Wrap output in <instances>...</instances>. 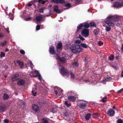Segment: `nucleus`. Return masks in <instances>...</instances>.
Returning a JSON list of instances; mask_svg holds the SVG:
<instances>
[{"label":"nucleus","mask_w":123,"mask_h":123,"mask_svg":"<svg viewBox=\"0 0 123 123\" xmlns=\"http://www.w3.org/2000/svg\"><path fill=\"white\" fill-rule=\"evenodd\" d=\"M114 55H111L109 57V59L110 60H113L114 59Z\"/></svg>","instance_id":"nucleus-34"},{"label":"nucleus","mask_w":123,"mask_h":123,"mask_svg":"<svg viewBox=\"0 0 123 123\" xmlns=\"http://www.w3.org/2000/svg\"><path fill=\"white\" fill-rule=\"evenodd\" d=\"M42 120L43 121V123H48L49 122L48 121L47 119L44 118H42Z\"/></svg>","instance_id":"nucleus-37"},{"label":"nucleus","mask_w":123,"mask_h":123,"mask_svg":"<svg viewBox=\"0 0 123 123\" xmlns=\"http://www.w3.org/2000/svg\"><path fill=\"white\" fill-rule=\"evenodd\" d=\"M79 38L81 40L83 41L85 40V38L80 35H79Z\"/></svg>","instance_id":"nucleus-50"},{"label":"nucleus","mask_w":123,"mask_h":123,"mask_svg":"<svg viewBox=\"0 0 123 123\" xmlns=\"http://www.w3.org/2000/svg\"><path fill=\"white\" fill-rule=\"evenodd\" d=\"M81 34L82 36L85 37H87L89 34V30L88 29H83L81 32Z\"/></svg>","instance_id":"nucleus-3"},{"label":"nucleus","mask_w":123,"mask_h":123,"mask_svg":"<svg viewBox=\"0 0 123 123\" xmlns=\"http://www.w3.org/2000/svg\"><path fill=\"white\" fill-rule=\"evenodd\" d=\"M51 112L53 113H55L56 112V109L55 108H53L52 109Z\"/></svg>","instance_id":"nucleus-44"},{"label":"nucleus","mask_w":123,"mask_h":123,"mask_svg":"<svg viewBox=\"0 0 123 123\" xmlns=\"http://www.w3.org/2000/svg\"><path fill=\"white\" fill-rule=\"evenodd\" d=\"M4 36V35L2 33L0 32V38H2Z\"/></svg>","instance_id":"nucleus-55"},{"label":"nucleus","mask_w":123,"mask_h":123,"mask_svg":"<svg viewBox=\"0 0 123 123\" xmlns=\"http://www.w3.org/2000/svg\"><path fill=\"white\" fill-rule=\"evenodd\" d=\"M30 66L31 68H32L33 66V64L32 62L31 61H30Z\"/></svg>","instance_id":"nucleus-57"},{"label":"nucleus","mask_w":123,"mask_h":123,"mask_svg":"<svg viewBox=\"0 0 123 123\" xmlns=\"http://www.w3.org/2000/svg\"><path fill=\"white\" fill-rule=\"evenodd\" d=\"M8 43V42L5 40L2 42H0V46L3 47L6 46Z\"/></svg>","instance_id":"nucleus-17"},{"label":"nucleus","mask_w":123,"mask_h":123,"mask_svg":"<svg viewBox=\"0 0 123 123\" xmlns=\"http://www.w3.org/2000/svg\"><path fill=\"white\" fill-rule=\"evenodd\" d=\"M6 110V108L3 106H0V111L1 112H4Z\"/></svg>","instance_id":"nucleus-20"},{"label":"nucleus","mask_w":123,"mask_h":123,"mask_svg":"<svg viewBox=\"0 0 123 123\" xmlns=\"http://www.w3.org/2000/svg\"><path fill=\"white\" fill-rule=\"evenodd\" d=\"M87 104V103L86 101H81L78 105L79 108L82 109H85L86 106Z\"/></svg>","instance_id":"nucleus-4"},{"label":"nucleus","mask_w":123,"mask_h":123,"mask_svg":"<svg viewBox=\"0 0 123 123\" xmlns=\"http://www.w3.org/2000/svg\"><path fill=\"white\" fill-rule=\"evenodd\" d=\"M91 116V114L89 113L87 114L85 117V118L86 119L88 120H89Z\"/></svg>","instance_id":"nucleus-24"},{"label":"nucleus","mask_w":123,"mask_h":123,"mask_svg":"<svg viewBox=\"0 0 123 123\" xmlns=\"http://www.w3.org/2000/svg\"><path fill=\"white\" fill-rule=\"evenodd\" d=\"M40 25H37L36 26V30H39L40 29Z\"/></svg>","instance_id":"nucleus-43"},{"label":"nucleus","mask_w":123,"mask_h":123,"mask_svg":"<svg viewBox=\"0 0 123 123\" xmlns=\"http://www.w3.org/2000/svg\"><path fill=\"white\" fill-rule=\"evenodd\" d=\"M16 62L21 69H22L23 68L24 65L23 62L19 60H18Z\"/></svg>","instance_id":"nucleus-14"},{"label":"nucleus","mask_w":123,"mask_h":123,"mask_svg":"<svg viewBox=\"0 0 123 123\" xmlns=\"http://www.w3.org/2000/svg\"><path fill=\"white\" fill-rule=\"evenodd\" d=\"M51 11V10H50V12H49V14L48 15H45V16H46V17H48V16H50L52 14V12Z\"/></svg>","instance_id":"nucleus-46"},{"label":"nucleus","mask_w":123,"mask_h":123,"mask_svg":"<svg viewBox=\"0 0 123 123\" xmlns=\"http://www.w3.org/2000/svg\"><path fill=\"white\" fill-rule=\"evenodd\" d=\"M108 81V77H106L105 79H104L102 82H107Z\"/></svg>","instance_id":"nucleus-51"},{"label":"nucleus","mask_w":123,"mask_h":123,"mask_svg":"<svg viewBox=\"0 0 123 123\" xmlns=\"http://www.w3.org/2000/svg\"><path fill=\"white\" fill-rule=\"evenodd\" d=\"M80 40L79 39L76 40L75 41V43H80Z\"/></svg>","instance_id":"nucleus-49"},{"label":"nucleus","mask_w":123,"mask_h":123,"mask_svg":"<svg viewBox=\"0 0 123 123\" xmlns=\"http://www.w3.org/2000/svg\"><path fill=\"white\" fill-rule=\"evenodd\" d=\"M72 65L74 68L77 67L78 66V64L76 62H75L72 64Z\"/></svg>","instance_id":"nucleus-30"},{"label":"nucleus","mask_w":123,"mask_h":123,"mask_svg":"<svg viewBox=\"0 0 123 123\" xmlns=\"http://www.w3.org/2000/svg\"><path fill=\"white\" fill-rule=\"evenodd\" d=\"M83 27V24L81 23L79 26L77 27V31H79Z\"/></svg>","instance_id":"nucleus-22"},{"label":"nucleus","mask_w":123,"mask_h":123,"mask_svg":"<svg viewBox=\"0 0 123 123\" xmlns=\"http://www.w3.org/2000/svg\"><path fill=\"white\" fill-rule=\"evenodd\" d=\"M31 18V17H28L27 18H25V19L26 20V21H28L30 20V19Z\"/></svg>","instance_id":"nucleus-58"},{"label":"nucleus","mask_w":123,"mask_h":123,"mask_svg":"<svg viewBox=\"0 0 123 123\" xmlns=\"http://www.w3.org/2000/svg\"><path fill=\"white\" fill-rule=\"evenodd\" d=\"M32 108L35 112L39 113L40 112L39 107L37 105L35 104H33L32 105Z\"/></svg>","instance_id":"nucleus-6"},{"label":"nucleus","mask_w":123,"mask_h":123,"mask_svg":"<svg viewBox=\"0 0 123 123\" xmlns=\"http://www.w3.org/2000/svg\"><path fill=\"white\" fill-rule=\"evenodd\" d=\"M107 97H105L103 98L101 100V101L103 103H105L107 101Z\"/></svg>","instance_id":"nucleus-28"},{"label":"nucleus","mask_w":123,"mask_h":123,"mask_svg":"<svg viewBox=\"0 0 123 123\" xmlns=\"http://www.w3.org/2000/svg\"><path fill=\"white\" fill-rule=\"evenodd\" d=\"M80 45L81 46L84 48L86 49L89 47L88 45L84 43H81Z\"/></svg>","instance_id":"nucleus-25"},{"label":"nucleus","mask_w":123,"mask_h":123,"mask_svg":"<svg viewBox=\"0 0 123 123\" xmlns=\"http://www.w3.org/2000/svg\"><path fill=\"white\" fill-rule=\"evenodd\" d=\"M68 99L70 101H74L76 100V98L73 96L69 95L68 97Z\"/></svg>","instance_id":"nucleus-15"},{"label":"nucleus","mask_w":123,"mask_h":123,"mask_svg":"<svg viewBox=\"0 0 123 123\" xmlns=\"http://www.w3.org/2000/svg\"><path fill=\"white\" fill-rule=\"evenodd\" d=\"M60 60L62 62L65 63L66 62V59L65 58L62 57V58H60Z\"/></svg>","instance_id":"nucleus-38"},{"label":"nucleus","mask_w":123,"mask_h":123,"mask_svg":"<svg viewBox=\"0 0 123 123\" xmlns=\"http://www.w3.org/2000/svg\"><path fill=\"white\" fill-rule=\"evenodd\" d=\"M70 74L71 75L70 78L71 79H74V75L72 71H70Z\"/></svg>","instance_id":"nucleus-32"},{"label":"nucleus","mask_w":123,"mask_h":123,"mask_svg":"<svg viewBox=\"0 0 123 123\" xmlns=\"http://www.w3.org/2000/svg\"><path fill=\"white\" fill-rule=\"evenodd\" d=\"M115 113V111L112 109H111L108 111V115L110 117L114 116Z\"/></svg>","instance_id":"nucleus-12"},{"label":"nucleus","mask_w":123,"mask_h":123,"mask_svg":"<svg viewBox=\"0 0 123 123\" xmlns=\"http://www.w3.org/2000/svg\"><path fill=\"white\" fill-rule=\"evenodd\" d=\"M37 76H38V79L39 80H41V79L40 78L41 77V76L40 74L37 75Z\"/></svg>","instance_id":"nucleus-59"},{"label":"nucleus","mask_w":123,"mask_h":123,"mask_svg":"<svg viewBox=\"0 0 123 123\" xmlns=\"http://www.w3.org/2000/svg\"><path fill=\"white\" fill-rule=\"evenodd\" d=\"M113 63L112 62L111 63H109V64L111 66L113 67L114 69L115 70L117 68V67L113 65Z\"/></svg>","instance_id":"nucleus-29"},{"label":"nucleus","mask_w":123,"mask_h":123,"mask_svg":"<svg viewBox=\"0 0 123 123\" xmlns=\"http://www.w3.org/2000/svg\"><path fill=\"white\" fill-rule=\"evenodd\" d=\"M98 44L99 46H100L103 44V42L102 41H99L98 42Z\"/></svg>","instance_id":"nucleus-41"},{"label":"nucleus","mask_w":123,"mask_h":123,"mask_svg":"<svg viewBox=\"0 0 123 123\" xmlns=\"http://www.w3.org/2000/svg\"><path fill=\"white\" fill-rule=\"evenodd\" d=\"M55 7L54 9V11L56 13H61V11L60 9H58V6H55Z\"/></svg>","instance_id":"nucleus-16"},{"label":"nucleus","mask_w":123,"mask_h":123,"mask_svg":"<svg viewBox=\"0 0 123 123\" xmlns=\"http://www.w3.org/2000/svg\"><path fill=\"white\" fill-rule=\"evenodd\" d=\"M20 52L21 54H22L23 55H24L25 54V51L24 50H20Z\"/></svg>","instance_id":"nucleus-47"},{"label":"nucleus","mask_w":123,"mask_h":123,"mask_svg":"<svg viewBox=\"0 0 123 123\" xmlns=\"http://www.w3.org/2000/svg\"><path fill=\"white\" fill-rule=\"evenodd\" d=\"M40 74L36 70H35L34 71H32L30 74V75H32V77H36L37 76Z\"/></svg>","instance_id":"nucleus-9"},{"label":"nucleus","mask_w":123,"mask_h":123,"mask_svg":"<svg viewBox=\"0 0 123 123\" xmlns=\"http://www.w3.org/2000/svg\"><path fill=\"white\" fill-rule=\"evenodd\" d=\"M62 43L61 42H59L57 44L56 48L57 49V51H58V49L60 50H61L62 49Z\"/></svg>","instance_id":"nucleus-13"},{"label":"nucleus","mask_w":123,"mask_h":123,"mask_svg":"<svg viewBox=\"0 0 123 123\" xmlns=\"http://www.w3.org/2000/svg\"><path fill=\"white\" fill-rule=\"evenodd\" d=\"M63 115L64 116H67L68 115V113L67 112H65L63 113Z\"/></svg>","instance_id":"nucleus-54"},{"label":"nucleus","mask_w":123,"mask_h":123,"mask_svg":"<svg viewBox=\"0 0 123 123\" xmlns=\"http://www.w3.org/2000/svg\"><path fill=\"white\" fill-rule=\"evenodd\" d=\"M46 1H43V0L42 2V4H45V3L46 2Z\"/></svg>","instance_id":"nucleus-63"},{"label":"nucleus","mask_w":123,"mask_h":123,"mask_svg":"<svg viewBox=\"0 0 123 123\" xmlns=\"http://www.w3.org/2000/svg\"><path fill=\"white\" fill-rule=\"evenodd\" d=\"M19 76V74H16L13 75L11 77V78L12 81L13 80Z\"/></svg>","instance_id":"nucleus-21"},{"label":"nucleus","mask_w":123,"mask_h":123,"mask_svg":"<svg viewBox=\"0 0 123 123\" xmlns=\"http://www.w3.org/2000/svg\"><path fill=\"white\" fill-rule=\"evenodd\" d=\"M65 104L67 107H70L71 105V104L70 103L68 104L67 101H65Z\"/></svg>","instance_id":"nucleus-39"},{"label":"nucleus","mask_w":123,"mask_h":123,"mask_svg":"<svg viewBox=\"0 0 123 123\" xmlns=\"http://www.w3.org/2000/svg\"><path fill=\"white\" fill-rule=\"evenodd\" d=\"M5 53L3 52H1L0 54V57L1 58H2L3 57H5Z\"/></svg>","instance_id":"nucleus-40"},{"label":"nucleus","mask_w":123,"mask_h":123,"mask_svg":"<svg viewBox=\"0 0 123 123\" xmlns=\"http://www.w3.org/2000/svg\"><path fill=\"white\" fill-rule=\"evenodd\" d=\"M25 83V81L24 80L20 79L17 82V84L19 86H24Z\"/></svg>","instance_id":"nucleus-11"},{"label":"nucleus","mask_w":123,"mask_h":123,"mask_svg":"<svg viewBox=\"0 0 123 123\" xmlns=\"http://www.w3.org/2000/svg\"><path fill=\"white\" fill-rule=\"evenodd\" d=\"M91 27H95L96 26V24L94 23L93 21L91 22L89 24Z\"/></svg>","instance_id":"nucleus-23"},{"label":"nucleus","mask_w":123,"mask_h":123,"mask_svg":"<svg viewBox=\"0 0 123 123\" xmlns=\"http://www.w3.org/2000/svg\"><path fill=\"white\" fill-rule=\"evenodd\" d=\"M4 122L5 123H8L9 121L8 119H5L4 120Z\"/></svg>","instance_id":"nucleus-53"},{"label":"nucleus","mask_w":123,"mask_h":123,"mask_svg":"<svg viewBox=\"0 0 123 123\" xmlns=\"http://www.w3.org/2000/svg\"><path fill=\"white\" fill-rule=\"evenodd\" d=\"M113 5L114 6L116 7H121L123 6V1L121 2V3L117 1L115 2Z\"/></svg>","instance_id":"nucleus-7"},{"label":"nucleus","mask_w":123,"mask_h":123,"mask_svg":"<svg viewBox=\"0 0 123 123\" xmlns=\"http://www.w3.org/2000/svg\"><path fill=\"white\" fill-rule=\"evenodd\" d=\"M82 24H83V27L85 29L88 28L89 27V24L87 23H82Z\"/></svg>","instance_id":"nucleus-18"},{"label":"nucleus","mask_w":123,"mask_h":123,"mask_svg":"<svg viewBox=\"0 0 123 123\" xmlns=\"http://www.w3.org/2000/svg\"><path fill=\"white\" fill-rule=\"evenodd\" d=\"M9 98L8 95L4 93L3 97V99L4 100H6L8 99Z\"/></svg>","instance_id":"nucleus-19"},{"label":"nucleus","mask_w":123,"mask_h":123,"mask_svg":"<svg viewBox=\"0 0 123 123\" xmlns=\"http://www.w3.org/2000/svg\"><path fill=\"white\" fill-rule=\"evenodd\" d=\"M93 32L96 35H97L98 33L99 30L98 29H95L94 30Z\"/></svg>","instance_id":"nucleus-31"},{"label":"nucleus","mask_w":123,"mask_h":123,"mask_svg":"<svg viewBox=\"0 0 123 123\" xmlns=\"http://www.w3.org/2000/svg\"><path fill=\"white\" fill-rule=\"evenodd\" d=\"M59 0H52V2L55 3H58Z\"/></svg>","instance_id":"nucleus-52"},{"label":"nucleus","mask_w":123,"mask_h":123,"mask_svg":"<svg viewBox=\"0 0 123 123\" xmlns=\"http://www.w3.org/2000/svg\"><path fill=\"white\" fill-rule=\"evenodd\" d=\"M49 51L50 53L53 55H55L56 54L55 51V48L53 46H51L49 48Z\"/></svg>","instance_id":"nucleus-10"},{"label":"nucleus","mask_w":123,"mask_h":123,"mask_svg":"<svg viewBox=\"0 0 123 123\" xmlns=\"http://www.w3.org/2000/svg\"><path fill=\"white\" fill-rule=\"evenodd\" d=\"M71 93V94L72 95H73L76 97H77L78 96V95L76 92L74 91H72L70 92Z\"/></svg>","instance_id":"nucleus-27"},{"label":"nucleus","mask_w":123,"mask_h":123,"mask_svg":"<svg viewBox=\"0 0 123 123\" xmlns=\"http://www.w3.org/2000/svg\"><path fill=\"white\" fill-rule=\"evenodd\" d=\"M99 114L98 113H94L92 115V117L93 118H96L99 116Z\"/></svg>","instance_id":"nucleus-26"},{"label":"nucleus","mask_w":123,"mask_h":123,"mask_svg":"<svg viewBox=\"0 0 123 123\" xmlns=\"http://www.w3.org/2000/svg\"><path fill=\"white\" fill-rule=\"evenodd\" d=\"M44 10V8L42 7L39 10V12L40 13H43V10Z\"/></svg>","instance_id":"nucleus-45"},{"label":"nucleus","mask_w":123,"mask_h":123,"mask_svg":"<svg viewBox=\"0 0 123 123\" xmlns=\"http://www.w3.org/2000/svg\"><path fill=\"white\" fill-rule=\"evenodd\" d=\"M71 52L74 53H79L82 52L83 49L80 45L79 44L72 45L70 47Z\"/></svg>","instance_id":"nucleus-2"},{"label":"nucleus","mask_w":123,"mask_h":123,"mask_svg":"<svg viewBox=\"0 0 123 123\" xmlns=\"http://www.w3.org/2000/svg\"><path fill=\"white\" fill-rule=\"evenodd\" d=\"M117 123H123V121L121 118L118 119L117 121Z\"/></svg>","instance_id":"nucleus-35"},{"label":"nucleus","mask_w":123,"mask_h":123,"mask_svg":"<svg viewBox=\"0 0 123 123\" xmlns=\"http://www.w3.org/2000/svg\"><path fill=\"white\" fill-rule=\"evenodd\" d=\"M121 50L122 52L123 53V44H122Z\"/></svg>","instance_id":"nucleus-61"},{"label":"nucleus","mask_w":123,"mask_h":123,"mask_svg":"<svg viewBox=\"0 0 123 123\" xmlns=\"http://www.w3.org/2000/svg\"><path fill=\"white\" fill-rule=\"evenodd\" d=\"M43 15L39 14L36 16V19L38 22L40 21H43L44 20L43 18Z\"/></svg>","instance_id":"nucleus-8"},{"label":"nucleus","mask_w":123,"mask_h":123,"mask_svg":"<svg viewBox=\"0 0 123 123\" xmlns=\"http://www.w3.org/2000/svg\"><path fill=\"white\" fill-rule=\"evenodd\" d=\"M28 6H32V5H34V4H31L29 3H28Z\"/></svg>","instance_id":"nucleus-62"},{"label":"nucleus","mask_w":123,"mask_h":123,"mask_svg":"<svg viewBox=\"0 0 123 123\" xmlns=\"http://www.w3.org/2000/svg\"><path fill=\"white\" fill-rule=\"evenodd\" d=\"M123 88H122V89H121L118 90L117 92V93H120L122 92V91H123Z\"/></svg>","instance_id":"nucleus-56"},{"label":"nucleus","mask_w":123,"mask_h":123,"mask_svg":"<svg viewBox=\"0 0 123 123\" xmlns=\"http://www.w3.org/2000/svg\"><path fill=\"white\" fill-rule=\"evenodd\" d=\"M112 79L110 77H108V81H110L112 80Z\"/></svg>","instance_id":"nucleus-60"},{"label":"nucleus","mask_w":123,"mask_h":123,"mask_svg":"<svg viewBox=\"0 0 123 123\" xmlns=\"http://www.w3.org/2000/svg\"><path fill=\"white\" fill-rule=\"evenodd\" d=\"M60 71L61 74L63 75H67L69 74L68 70L65 69L63 67L61 68Z\"/></svg>","instance_id":"nucleus-5"},{"label":"nucleus","mask_w":123,"mask_h":123,"mask_svg":"<svg viewBox=\"0 0 123 123\" xmlns=\"http://www.w3.org/2000/svg\"><path fill=\"white\" fill-rule=\"evenodd\" d=\"M55 94L56 95H57V94L58 93V92L57 91V90L55 91Z\"/></svg>","instance_id":"nucleus-64"},{"label":"nucleus","mask_w":123,"mask_h":123,"mask_svg":"<svg viewBox=\"0 0 123 123\" xmlns=\"http://www.w3.org/2000/svg\"><path fill=\"white\" fill-rule=\"evenodd\" d=\"M65 2V1L64 0H59L58 3H59L61 4L64 3Z\"/></svg>","instance_id":"nucleus-42"},{"label":"nucleus","mask_w":123,"mask_h":123,"mask_svg":"<svg viewBox=\"0 0 123 123\" xmlns=\"http://www.w3.org/2000/svg\"><path fill=\"white\" fill-rule=\"evenodd\" d=\"M120 19V17L117 15H110L108 16V25L114 27L115 23H117Z\"/></svg>","instance_id":"nucleus-1"},{"label":"nucleus","mask_w":123,"mask_h":123,"mask_svg":"<svg viewBox=\"0 0 123 123\" xmlns=\"http://www.w3.org/2000/svg\"><path fill=\"white\" fill-rule=\"evenodd\" d=\"M32 93L33 95L35 96H36L37 94V92H34V91L33 90H32Z\"/></svg>","instance_id":"nucleus-48"},{"label":"nucleus","mask_w":123,"mask_h":123,"mask_svg":"<svg viewBox=\"0 0 123 123\" xmlns=\"http://www.w3.org/2000/svg\"><path fill=\"white\" fill-rule=\"evenodd\" d=\"M9 16L10 18V19L12 20H13V14L9 13Z\"/></svg>","instance_id":"nucleus-33"},{"label":"nucleus","mask_w":123,"mask_h":123,"mask_svg":"<svg viewBox=\"0 0 123 123\" xmlns=\"http://www.w3.org/2000/svg\"><path fill=\"white\" fill-rule=\"evenodd\" d=\"M65 6L66 7L68 8V9L69 8L71 7V4L69 3L66 4L65 5Z\"/></svg>","instance_id":"nucleus-36"}]
</instances>
